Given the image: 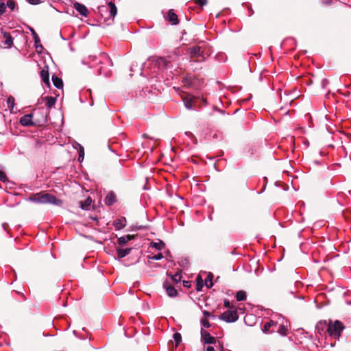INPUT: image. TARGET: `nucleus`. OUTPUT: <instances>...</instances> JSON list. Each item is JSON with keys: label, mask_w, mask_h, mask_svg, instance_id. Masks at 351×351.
Wrapping results in <instances>:
<instances>
[{"label": "nucleus", "mask_w": 351, "mask_h": 351, "mask_svg": "<svg viewBox=\"0 0 351 351\" xmlns=\"http://www.w3.org/2000/svg\"><path fill=\"white\" fill-rule=\"evenodd\" d=\"M29 199L34 203L51 204L57 206H60L62 203V200L49 193H38L29 197Z\"/></svg>", "instance_id": "nucleus-1"}, {"label": "nucleus", "mask_w": 351, "mask_h": 351, "mask_svg": "<svg viewBox=\"0 0 351 351\" xmlns=\"http://www.w3.org/2000/svg\"><path fill=\"white\" fill-rule=\"evenodd\" d=\"M184 106L189 110H195L196 108H200L202 105L207 104L206 99L200 96H193L188 95L183 98Z\"/></svg>", "instance_id": "nucleus-2"}, {"label": "nucleus", "mask_w": 351, "mask_h": 351, "mask_svg": "<svg viewBox=\"0 0 351 351\" xmlns=\"http://www.w3.org/2000/svg\"><path fill=\"white\" fill-rule=\"evenodd\" d=\"M343 329V324L340 321L337 320L334 323L330 322L329 324L327 330L330 337L338 339Z\"/></svg>", "instance_id": "nucleus-3"}, {"label": "nucleus", "mask_w": 351, "mask_h": 351, "mask_svg": "<svg viewBox=\"0 0 351 351\" xmlns=\"http://www.w3.org/2000/svg\"><path fill=\"white\" fill-rule=\"evenodd\" d=\"M219 318L226 322L230 323L236 322L239 319V315L237 310L230 309L223 313Z\"/></svg>", "instance_id": "nucleus-4"}, {"label": "nucleus", "mask_w": 351, "mask_h": 351, "mask_svg": "<svg viewBox=\"0 0 351 351\" xmlns=\"http://www.w3.org/2000/svg\"><path fill=\"white\" fill-rule=\"evenodd\" d=\"M191 58L196 62H201L205 60L204 51L201 47L195 46L189 48Z\"/></svg>", "instance_id": "nucleus-5"}, {"label": "nucleus", "mask_w": 351, "mask_h": 351, "mask_svg": "<svg viewBox=\"0 0 351 351\" xmlns=\"http://www.w3.org/2000/svg\"><path fill=\"white\" fill-rule=\"evenodd\" d=\"M202 341L206 344H214L216 343V339L212 337L210 333L202 328L201 330Z\"/></svg>", "instance_id": "nucleus-6"}, {"label": "nucleus", "mask_w": 351, "mask_h": 351, "mask_svg": "<svg viewBox=\"0 0 351 351\" xmlns=\"http://www.w3.org/2000/svg\"><path fill=\"white\" fill-rule=\"evenodd\" d=\"M101 12H104V11L109 12L110 16H111L112 18H114L117 15V7H116L115 4L114 3H112V1L109 2L108 3L107 6H103L101 8Z\"/></svg>", "instance_id": "nucleus-7"}, {"label": "nucleus", "mask_w": 351, "mask_h": 351, "mask_svg": "<svg viewBox=\"0 0 351 351\" xmlns=\"http://www.w3.org/2000/svg\"><path fill=\"white\" fill-rule=\"evenodd\" d=\"M163 288L165 289L167 294L169 297H176L178 295L177 290L171 285L168 280H165L163 282Z\"/></svg>", "instance_id": "nucleus-8"}, {"label": "nucleus", "mask_w": 351, "mask_h": 351, "mask_svg": "<svg viewBox=\"0 0 351 351\" xmlns=\"http://www.w3.org/2000/svg\"><path fill=\"white\" fill-rule=\"evenodd\" d=\"M40 77L43 82L47 86L50 84L49 80V67L48 66H45L40 73Z\"/></svg>", "instance_id": "nucleus-9"}, {"label": "nucleus", "mask_w": 351, "mask_h": 351, "mask_svg": "<svg viewBox=\"0 0 351 351\" xmlns=\"http://www.w3.org/2000/svg\"><path fill=\"white\" fill-rule=\"evenodd\" d=\"M73 8L83 16L86 17L88 14V10L87 8L78 2H75L73 4Z\"/></svg>", "instance_id": "nucleus-10"}, {"label": "nucleus", "mask_w": 351, "mask_h": 351, "mask_svg": "<svg viewBox=\"0 0 351 351\" xmlns=\"http://www.w3.org/2000/svg\"><path fill=\"white\" fill-rule=\"evenodd\" d=\"M33 114H25L20 118V123L23 126H30L33 125L34 123L32 121Z\"/></svg>", "instance_id": "nucleus-11"}, {"label": "nucleus", "mask_w": 351, "mask_h": 351, "mask_svg": "<svg viewBox=\"0 0 351 351\" xmlns=\"http://www.w3.org/2000/svg\"><path fill=\"white\" fill-rule=\"evenodd\" d=\"M277 322H274V320L267 322L262 329L263 332L265 333H267L269 332H275V328H272L271 330H270V328L271 327H277Z\"/></svg>", "instance_id": "nucleus-12"}, {"label": "nucleus", "mask_w": 351, "mask_h": 351, "mask_svg": "<svg viewBox=\"0 0 351 351\" xmlns=\"http://www.w3.org/2000/svg\"><path fill=\"white\" fill-rule=\"evenodd\" d=\"M167 20H168L172 25H177L179 23L178 16L175 13L173 10H170L168 12L167 16Z\"/></svg>", "instance_id": "nucleus-13"}, {"label": "nucleus", "mask_w": 351, "mask_h": 351, "mask_svg": "<svg viewBox=\"0 0 351 351\" xmlns=\"http://www.w3.org/2000/svg\"><path fill=\"white\" fill-rule=\"evenodd\" d=\"M117 201L116 195L113 192H110L107 194L104 202L108 206H111L114 204Z\"/></svg>", "instance_id": "nucleus-14"}, {"label": "nucleus", "mask_w": 351, "mask_h": 351, "mask_svg": "<svg viewBox=\"0 0 351 351\" xmlns=\"http://www.w3.org/2000/svg\"><path fill=\"white\" fill-rule=\"evenodd\" d=\"M114 226L117 230L123 228L126 226V219L121 217L114 221Z\"/></svg>", "instance_id": "nucleus-15"}, {"label": "nucleus", "mask_w": 351, "mask_h": 351, "mask_svg": "<svg viewBox=\"0 0 351 351\" xmlns=\"http://www.w3.org/2000/svg\"><path fill=\"white\" fill-rule=\"evenodd\" d=\"M29 30L31 32L32 35L33 36L34 40V46L36 49V51H38V44L40 43V38L38 35L36 34L34 28H32L30 26H28Z\"/></svg>", "instance_id": "nucleus-16"}, {"label": "nucleus", "mask_w": 351, "mask_h": 351, "mask_svg": "<svg viewBox=\"0 0 351 351\" xmlns=\"http://www.w3.org/2000/svg\"><path fill=\"white\" fill-rule=\"evenodd\" d=\"M5 40L3 43L5 48H10L13 44V38L12 37L7 33L4 34Z\"/></svg>", "instance_id": "nucleus-17"}, {"label": "nucleus", "mask_w": 351, "mask_h": 351, "mask_svg": "<svg viewBox=\"0 0 351 351\" xmlns=\"http://www.w3.org/2000/svg\"><path fill=\"white\" fill-rule=\"evenodd\" d=\"M132 248L117 249V254L119 258H122L128 255L131 252Z\"/></svg>", "instance_id": "nucleus-18"}, {"label": "nucleus", "mask_w": 351, "mask_h": 351, "mask_svg": "<svg viewBox=\"0 0 351 351\" xmlns=\"http://www.w3.org/2000/svg\"><path fill=\"white\" fill-rule=\"evenodd\" d=\"M52 81H53V85L57 88H63V82L61 78L56 76V75H53L52 76Z\"/></svg>", "instance_id": "nucleus-19"}, {"label": "nucleus", "mask_w": 351, "mask_h": 351, "mask_svg": "<svg viewBox=\"0 0 351 351\" xmlns=\"http://www.w3.org/2000/svg\"><path fill=\"white\" fill-rule=\"evenodd\" d=\"M132 238L133 236L131 235L121 237L118 239V243L121 245H123L126 244L128 242H129L130 240H132Z\"/></svg>", "instance_id": "nucleus-20"}, {"label": "nucleus", "mask_w": 351, "mask_h": 351, "mask_svg": "<svg viewBox=\"0 0 351 351\" xmlns=\"http://www.w3.org/2000/svg\"><path fill=\"white\" fill-rule=\"evenodd\" d=\"M92 203V200L90 197L87 198L84 202H80V208L83 210H88Z\"/></svg>", "instance_id": "nucleus-21"}, {"label": "nucleus", "mask_w": 351, "mask_h": 351, "mask_svg": "<svg viewBox=\"0 0 351 351\" xmlns=\"http://www.w3.org/2000/svg\"><path fill=\"white\" fill-rule=\"evenodd\" d=\"M276 332H278L279 334H280L282 335H287V328L285 326L283 325V324H277V327H276Z\"/></svg>", "instance_id": "nucleus-22"}, {"label": "nucleus", "mask_w": 351, "mask_h": 351, "mask_svg": "<svg viewBox=\"0 0 351 351\" xmlns=\"http://www.w3.org/2000/svg\"><path fill=\"white\" fill-rule=\"evenodd\" d=\"M44 99L46 101V106L49 108H51L56 101V99L53 97H45Z\"/></svg>", "instance_id": "nucleus-23"}, {"label": "nucleus", "mask_w": 351, "mask_h": 351, "mask_svg": "<svg viewBox=\"0 0 351 351\" xmlns=\"http://www.w3.org/2000/svg\"><path fill=\"white\" fill-rule=\"evenodd\" d=\"M246 297V293L244 291H239L236 293V298L239 302L245 300Z\"/></svg>", "instance_id": "nucleus-24"}, {"label": "nucleus", "mask_w": 351, "mask_h": 351, "mask_svg": "<svg viewBox=\"0 0 351 351\" xmlns=\"http://www.w3.org/2000/svg\"><path fill=\"white\" fill-rule=\"evenodd\" d=\"M213 275L212 274L209 273L205 279V285L208 288H210L213 286Z\"/></svg>", "instance_id": "nucleus-25"}, {"label": "nucleus", "mask_w": 351, "mask_h": 351, "mask_svg": "<svg viewBox=\"0 0 351 351\" xmlns=\"http://www.w3.org/2000/svg\"><path fill=\"white\" fill-rule=\"evenodd\" d=\"M151 247H154L158 250H161L165 247V243L162 241H159V242H152Z\"/></svg>", "instance_id": "nucleus-26"}, {"label": "nucleus", "mask_w": 351, "mask_h": 351, "mask_svg": "<svg viewBox=\"0 0 351 351\" xmlns=\"http://www.w3.org/2000/svg\"><path fill=\"white\" fill-rule=\"evenodd\" d=\"M7 106H8V108L12 111L14 109V107L15 106V104H14V97L12 96H10L8 97L7 99Z\"/></svg>", "instance_id": "nucleus-27"}, {"label": "nucleus", "mask_w": 351, "mask_h": 351, "mask_svg": "<svg viewBox=\"0 0 351 351\" xmlns=\"http://www.w3.org/2000/svg\"><path fill=\"white\" fill-rule=\"evenodd\" d=\"M173 339L176 342V346H178L182 341V336L179 332H176L173 335Z\"/></svg>", "instance_id": "nucleus-28"}, {"label": "nucleus", "mask_w": 351, "mask_h": 351, "mask_svg": "<svg viewBox=\"0 0 351 351\" xmlns=\"http://www.w3.org/2000/svg\"><path fill=\"white\" fill-rule=\"evenodd\" d=\"M77 145L79 146V161H82L84 160V147L80 145V144H77Z\"/></svg>", "instance_id": "nucleus-29"}, {"label": "nucleus", "mask_w": 351, "mask_h": 351, "mask_svg": "<svg viewBox=\"0 0 351 351\" xmlns=\"http://www.w3.org/2000/svg\"><path fill=\"white\" fill-rule=\"evenodd\" d=\"M170 276L172 280L176 283L179 282L182 278L181 274L180 273H176L174 275H170Z\"/></svg>", "instance_id": "nucleus-30"}, {"label": "nucleus", "mask_w": 351, "mask_h": 351, "mask_svg": "<svg viewBox=\"0 0 351 351\" xmlns=\"http://www.w3.org/2000/svg\"><path fill=\"white\" fill-rule=\"evenodd\" d=\"M5 5L11 10H14L16 7V3L14 0H8Z\"/></svg>", "instance_id": "nucleus-31"}, {"label": "nucleus", "mask_w": 351, "mask_h": 351, "mask_svg": "<svg viewBox=\"0 0 351 351\" xmlns=\"http://www.w3.org/2000/svg\"><path fill=\"white\" fill-rule=\"evenodd\" d=\"M194 3L197 5H199L200 7H203L206 5L208 3L207 0H194Z\"/></svg>", "instance_id": "nucleus-32"}, {"label": "nucleus", "mask_w": 351, "mask_h": 351, "mask_svg": "<svg viewBox=\"0 0 351 351\" xmlns=\"http://www.w3.org/2000/svg\"><path fill=\"white\" fill-rule=\"evenodd\" d=\"M0 181L5 182L8 181V177L5 172L0 171Z\"/></svg>", "instance_id": "nucleus-33"}, {"label": "nucleus", "mask_w": 351, "mask_h": 351, "mask_svg": "<svg viewBox=\"0 0 351 351\" xmlns=\"http://www.w3.org/2000/svg\"><path fill=\"white\" fill-rule=\"evenodd\" d=\"M201 324L204 328H208L210 326V324L206 319H202Z\"/></svg>", "instance_id": "nucleus-34"}, {"label": "nucleus", "mask_w": 351, "mask_h": 351, "mask_svg": "<svg viewBox=\"0 0 351 351\" xmlns=\"http://www.w3.org/2000/svg\"><path fill=\"white\" fill-rule=\"evenodd\" d=\"M162 258H163V255L162 254V253H158V254L150 257L151 259L156 260V261L161 260Z\"/></svg>", "instance_id": "nucleus-35"}, {"label": "nucleus", "mask_w": 351, "mask_h": 351, "mask_svg": "<svg viewBox=\"0 0 351 351\" xmlns=\"http://www.w3.org/2000/svg\"><path fill=\"white\" fill-rule=\"evenodd\" d=\"M224 306H225L226 307H227V308H230V309H232V308H234V307H233V306H232L230 305V303L229 300H225V301H224Z\"/></svg>", "instance_id": "nucleus-36"}, {"label": "nucleus", "mask_w": 351, "mask_h": 351, "mask_svg": "<svg viewBox=\"0 0 351 351\" xmlns=\"http://www.w3.org/2000/svg\"><path fill=\"white\" fill-rule=\"evenodd\" d=\"M30 4L36 5L40 3V0H27Z\"/></svg>", "instance_id": "nucleus-37"}, {"label": "nucleus", "mask_w": 351, "mask_h": 351, "mask_svg": "<svg viewBox=\"0 0 351 351\" xmlns=\"http://www.w3.org/2000/svg\"><path fill=\"white\" fill-rule=\"evenodd\" d=\"M203 314H204V317H210L211 316V313L207 311H204L203 312Z\"/></svg>", "instance_id": "nucleus-38"}, {"label": "nucleus", "mask_w": 351, "mask_h": 351, "mask_svg": "<svg viewBox=\"0 0 351 351\" xmlns=\"http://www.w3.org/2000/svg\"><path fill=\"white\" fill-rule=\"evenodd\" d=\"M43 47L42 46V45L40 44V42L38 44V51H37L38 52H41V51L43 50Z\"/></svg>", "instance_id": "nucleus-39"}, {"label": "nucleus", "mask_w": 351, "mask_h": 351, "mask_svg": "<svg viewBox=\"0 0 351 351\" xmlns=\"http://www.w3.org/2000/svg\"><path fill=\"white\" fill-rule=\"evenodd\" d=\"M214 350H215V349L213 346H208L206 348V351H214Z\"/></svg>", "instance_id": "nucleus-40"}, {"label": "nucleus", "mask_w": 351, "mask_h": 351, "mask_svg": "<svg viewBox=\"0 0 351 351\" xmlns=\"http://www.w3.org/2000/svg\"><path fill=\"white\" fill-rule=\"evenodd\" d=\"M2 226H3V228L5 231H7V228H8V223H3V224H2Z\"/></svg>", "instance_id": "nucleus-41"}, {"label": "nucleus", "mask_w": 351, "mask_h": 351, "mask_svg": "<svg viewBox=\"0 0 351 351\" xmlns=\"http://www.w3.org/2000/svg\"><path fill=\"white\" fill-rule=\"evenodd\" d=\"M186 134H187V135H192V134L191 132H186Z\"/></svg>", "instance_id": "nucleus-42"}]
</instances>
